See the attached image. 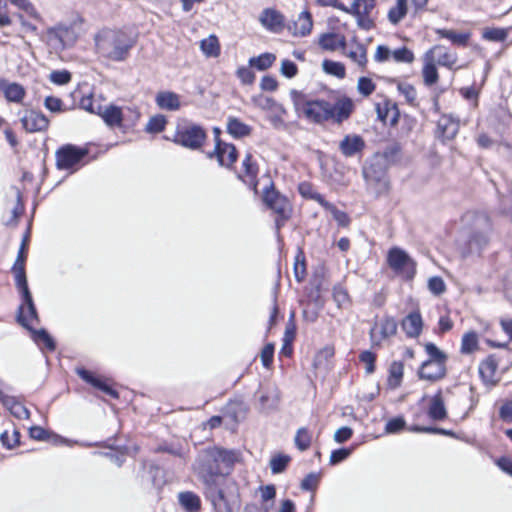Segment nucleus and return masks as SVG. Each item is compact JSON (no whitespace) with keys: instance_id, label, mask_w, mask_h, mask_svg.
<instances>
[{"instance_id":"28","label":"nucleus","mask_w":512,"mask_h":512,"mask_svg":"<svg viewBox=\"0 0 512 512\" xmlns=\"http://www.w3.org/2000/svg\"><path fill=\"white\" fill-rule=\"evenodd\" d=\"M438 130L445 140L453 139L459 130V123L451 116L443 115L438 120Z\"/></svg>"},{"instance_id":"21","label":"nucleus","mask_w":512,"mask_h":512,"mask_svg":"<svg viewBox=\"0 0 512 512\" xmlns=\"http://www.w3.org/2000/svg\"><path fill=\"white\" fill-rule=\"evenodd\" d=\"M280 402V392L275 386H268L261 390L259 397L260 409L268 412L278 407Z\"/></svg>"},{"instance_id":"33","label":"nucleus","mask_w":512,"mask_h":512,"mask_svg":"<svg viewBox=\"0 0 512 512\" xmlns=\"http://www.w3.org/2000/svg\"><path fill=\"white\" fill-rule=\"evenodd\" d=\"M423 61H424V65H423V69H422L423 80L427 86H431L438 81L439 76H438L437 68L435 66V62L432 61V58H430V56L424 55Z\"/></svg>"},{"instance_id":"15","label":"nucleus","mask_w":512,"mask_h":512,"mask_svg":"<svg viewBox=\"0 0 512 512\" xmlns=\"http://www.w3.org/2000/svg\"><path fill=\"white\" fill-rule=\"evenodd\" d=\"M21 123L27 132L33 133L46 130L49 125V120L44 114L30 110L26 111L21 118Z\"/></svg>"},{"instance_id":"20","label":"nucleus","mask_w":512,"mask_h":512,"mask_svg":"<svg viewBox=\"0 0 512 512\" xmlns=\"http://www.w3.org/2000/svg\"><path fill=\"white\" fill-rule=\"evenodd\" d=\"M405 334L410 338L418 337L423 328V320L419 311L409 313L401 322Z\"/></svg>"},{"instance_id":"11","label":"nucleus","mask_w":512,"mask_h":512,"mask_svg":"<svg viewBox=\"0 0 512 512\" xmlns=\"http://www.w3.org/2000/svg\"><path fill=\"white\" fill-rule=\"evenodd\" d=\"M374 6V0H355L353 2V15L356 17L357 24L361 29L370 30L374 27V21L370 16Z\"/></svg>"},{"instance_id":"10","label":"nucleus","mask_w":512,"mask_h":512,"mask_svg":"<svg viewBox=\"0 0 512 512\" xmlns=\"http://www.w3.org/2000/svg\"><path fill=\"white\" fill-rule=\"evenodd\" d=\"M237 150L234 145L217 140L213 151L206 156L209 159L216 158L220 166L230 168L237 160Z\"/></svg>"},{"instance_id":"57","label":"nucleus","mask_w":512,"mask_h":512,"mask_svg":"<svg viewBox=\"0 0 512 512\" xmlns=\"http://www.w3.org/2000/svg\"><path fill=\"white\" fill-rule=\"evenodd\" d=\"M20 433L18 430L14 429L12 433L9 431H4L0 434V441L3 446L8 449H12L19 443Z\"/></svg>"},{"instance_id":"64","label":"nucleus","mask_w":512,"mask_h":512,"mask_svg":"<svg viewBox=\"0 0 512 512\" xmlns=\"http://www.w3.org/2000/svg\"><path fill=\"white\" fill-rule=\"evenodd\" d=\"M321 475L319 473H310L308 474L301 482V489L306 491H314L316 490Z\"/></svg>"},{"instance_id":"36","label":"nucleus","mask_w":512,"mask_h":512,"mask_svg":"<svg viewBox=\"0 0 512 512\" xmlns=\"http://www.w3.org/2000/svg\"><path fill=\"white\" fill-rule=\"evenodd\" d=\"M242 168L243 173L239 174V178L253 182L258 174V166L250 153H247L244 157L242 161Z\"/></svg>"},{"instance_id":"5","label":"nucleus","mask_w":512,"mask_h":512,"mask_svg":"<svg viewBox=\"0 0 512 512\" xmlns=\"http://www.w3.org/2000/svg\"><path fill=\"white\" fill-rule=\"evenodd\" d=\"M387 261L390 268L405 279H412L416 273V263L402 249L391 248L388 252Z\"/></svg>"},{"instance_id":"29","label":"nucleus","mask_w":512,"mask_h":512,"mask_svg":"<svg viewBox=\"0 0 512 512\" xmlns=\"http://www.w3.org/2000/svg\"><path fill=\"white\" fill-rule=\"evenodd\" d=\"M178 501L180 506L186 512H198L201 509L200 497L191 491L180 492L178 494Z\"/></svg>"},{"instance_id":"60","label":"nucleus","mask_w":512,"mask_h":512,"mask_svg":"<svg viewBox=\"0 0 512 512\" xmlns=\"http://www.w3.org/2000/svg\"><path fill=\"white\" fill-rule=\"evenodd\" d=\"M375 84L370 78L360 77L357 82V90L358 92L367 97L371 95L375 91Z\"/></svg>"},{"instance_id":"47","label":"nucleus","mask_w":512,"mask_h":512,"mask_svg":"<svg viewBox=\"0 0 512 512\" xmlns=\"http://www.w3.org/2000/svg\"><path fill=\"white\" fill-rule=\"evenodd\" d=\"M254 102L258 107L263 110L276 111L280 113H286V110L282 105L278 104L273 98L267 96H259L254 98Z\"/></svg>"},{"instance_id":"30","label":"nucleus","mask_w":512,"mask_h":512,"mask_svg":"<svg viewBox=\"0 0 512 512\" xmlns=\"http://www.w3.org/2000/svg\"><path fill=\"white\" fill-rule=\"evenodd\" d=\"M498 363L492 356L486 358L479 366V373L482 379L487 383H494L496 381V372Z\"/></svg>"},{"instance_id":"8","label":"nucleus","mask_w":512,"mask_h":512,"mask_svg":"<svg viewBox=\"0 0 512 512\" xmlns=\"http://www.w3.org/2000/svg\"><path fill=\"white\" fill-rule=\"evenodd\" d=\"M88 153L85 148L68 144L56 152V164L59 169H70L79 163Z\"/></svg>"},{"instance_id":"17","label":"nucleus","mask_w":512,"mask_h":512,"mask_svg":"<svg viewBox=\"0 0 512 512\" xmlns=\"http://www.w3.org/2000/svg\"><path fill=\"white\" fill-rule=\"evenodd\" d=\"M418 374L421 379L437 381L445 376L446 365L442 364L441 361L435 362L426 360L421 365Z\"/></svg>"},{"instance_id":"50","label":"nucleus","mask_w":512,"mask_h":512,"mask_svg":"<svg viewBox=\"0 0 512 512\" xmlns=\"http://www.w3.org/2000/svg\"><path fill=\"white\" fill-rule=\"evenodd\" d=\"M325 210L330 212L334 218V220L340 225V226H347L349 224V216L344 212L336 208L335 205L332 203L326 201L323 206Z\"/></svg>"},{"instance_id":"16","label":"nucleus","mask_w":512,"mask_h":512,"mask_svg":"<svg viewBox=\"0 0 512 512\" xmlns=\"http://www.w3.org/2000/svg\"><path fill=\"white\" fill-rule=\"evenodd\" d=\"M425 56H430L433 62L448 68H451L457 61V54L442 45H435L425 53Z\"/></svg>"},{"instance_id":"12","label":"nucleus","mask_w":512,"mask_h":512,"mask_svg":"<svg viewBox=\"0 0 512 512\" xmlns=\"http://www.w3.org/2000/svg\"><path fill=\"white\" fill-rule=\"evenodd\" d=\"M10 390L3 381L0 380V402L10 411V413L18 419H28L30 417L29 410L16 397L8 395L5 391Z\"/></svg>"},{"instance_id":"18","label":"nucleus","mask_w":512,"mask_h":512,"mask_svg":"<svg viewBox=\"0 0 512 512\" xmlns=\"http://www.w3.org/2000/svg\"><path fill=\"white\" fill-rule=\"evenodd\" d=\"M0 91L8 102L21 103L26 95L25 88L16 82L0 79Z\"/></svg>"},{"instance_id":"3","label":"nucleus","mask_w":512,"mask_h":512,"mask_svg":"<svg viewBox=\"0 0 512 512\" xmlns=\"http://www.w3.org/2000/svg\"><path fill=\"white\" fill-rule=\"evenodd\" d=\"M94 40L97 53L116 62L124 61L135 45V40L129 34L114 29H102Z\"/></svg>"},{"instance_id":"31","label":"nucleus","mask_w":512,"mask_h":512,"mask_svg":"<svg viewBox=\"0 0 512 512\" xmlns=\"http://www.w3.org/2000/svg\"><path fill=\"white\" fill-rule=\"evenodd\" d=\"M378 118L384 123L395 124L398 120V110L394 104L385 101L383 104L376 105Z\"/></svg>"},{"instance_id":"54","label":"nucleus","mask_w":512,"mask_h":512,"mask_svg":"<svg viewBox=\"0 0 512 512\" xmlns=\"http://www.w3.org/2000/svg\"><path fill=\"white\" fill-rule=\"evenodd\" d=\"M397 89L410 105H416L417 92L416 89L411 84L399 83Z\"/></svg>"},{"instance_id":"32","label":"nucleus","mask_w":512,"mask_h":512,"mask_svg":"<svg viewBox=\"0 0 512 512\" xmlns=\"http://www.w3.org/2000/svg\"><path fill=\"white\" fill-rule=\"evenodd\" d=\"M364 177L369 182H376L377 188L376 192L377 194H383L386 193L389 190V181L384 173H381L380 175H375V172L373 170V167L365 168L364 169Z\"/></svg>"},{"instance_id":"13","label":"nucleus","mask_w":512,"mask_h":512,"mask_svg":"<svg viewBox=\"0 0 512 512\" xmlns=\"http://www.w3.org/2000/svg\"><path fill=\"white\" fill-rule=\"evenodd\" d=\"M461 222L466 229L481 235L490 227L488 216L482 212L468 211L462 216Z\"/></svg>"},{"instance_id":"59","label":"nucleus","mask_w":512,"mask_h":512,"mask_svg":"<svg viewBox=\"0 0 512 512\" xmlns=\"http://www.w3.org/2000/svg\"><path fill=\"white\" fill-rule=\"evenodd\" d=\"M426 353L429 356V361H441L442 364H446V355L433 343L425 344Z\"/></svg>"},{"instance_id":"9","label":"nucleus","mask_w":512,"mask_h":512,"mask_svg":"<svg viewBox=\"0 0 512 512\" xmlns=\"http://www.w3.org/2000/svg\"><path fill=\"white\" fill-rule=\"evenodd\" d=\"M397 332V323L393 317L385 316L376 320L370 329V339L374 346H379L385 339L394 336Z\"/></svg>"},{"instance_id":"61","label":"nucleus","mask_w":512,"mask_h":512,"mask_svg":"<svg viewBox=\"0 0 512 512\" xmlns=\"http://www.w3.org/2000/svg\"><path fill=\"white\" fill-rule=\"evenodd\" d=\"M49 80L56 85H65L71 81V73L67 70H55L50 73Z\"/></svg>"},{"instance_id":"44","label":"nucleus","mask_w":512,"mask_h":512,"mask_svg":"<svg viewBox=\"0 0 512 512\" xmlns=\"http://www.w3.org/2000/svg\"><path fill=\"white\" fill-rule=\"evenodd\" d=\"M53 33L55 37L62 43L63 46H70L76 40V35L73 29L66 26H57Z\"/></svg>"},{"instance_id":"6","label":"nucleus","mask_w":512,"mask_h":512,"mask_svg":"<svg viewBox=\"0 0 512 512\" xmlns=\"http://www.w3.org/2000/svg\"><path fill=\"white\" fill-rule=\"evenodd\" d=\"M263 202L278 215L276 225L279 228L289 218L291 212L290 202L285 196L277 192L273 186L264 190Z\"/></svg>"},{"instance_id":"42","label":"nucleus","mask_w":512,"mask_h":512,"mask_svg":"<svg viewBox=\"0 0 512 512\" xmlns=\"http://www.w3.org/2000/svg\"><path fill=\"white\" fill-rule=\"evenodd\" d=\"M228 132L234 137H243L250 133V127L237 118H229L227 123Z\"/></svg>"},{"instance_id":"49","label":"nucleus","mask_w":512,"mask_h":512,"mask_svg":"<svg viewBox=\"0 0 512 512\" xmlns=\"http://www.w3.org/2000/svg\"><path fill=\"white\" fill-rule=\"evenodd\" d=\"M478 347V336L475 332L470 331L463 335L461 343V352L469 354Z\"/></svg>"},{"instance_id":"14","label":"nucleus","mask_w":512,"mask_h":512,"mask_svg":"<svg viewBox=\"0 0 512 512\" xmlns=\"http://www.w3.org/2000/svg\"><path fill=\"white\" fill-rule=\"evenodd\" d=\"M259 22L266 30L273 33H279L285 26L284 16L273 8L264 9L259 16Z\"/></svg>"},{"instance_id":"26","label":"nucleus","mask_w":512,"mask_h":512,"mask_svg":"<svg viewBox=\"0 0 512 512\" xmlns=\"http://www.w3.org/2000/svg\"><path fill=\"white\" fill-rule=\"evenodd\" d=\"M319 45L324 50L335 51L339 48H346V38L338 33H325L319 38Z\"/></svg>"},{"instance_id":"52","label":"nucleus","mask_w":512,"mask_h":512,"mask_svg":"<svg viewBox=\"0 0 512 512\" xmlns=\"http://www.w3.org/2000/svg\"><path fill=\"white\" fill-rule=\"evenodd\" d=\"M508 32L502 28H485L482 32V37L485 40L493 42H502L506 40Z\"/></svg>"},{"instance_id":"39","label":"nucleus","mask_w":512,"mask_h":512,"mask_svg":"<svg viewBox=\"0 0 512 512\" xmlns=\"http://www.w3.org/2000/svg\"><path fill=\"white\" fill-rule=\"evenodd\" d=\"M275 60L276 56L273 53H263L257 57L250 58L249 64L260 71H264L271 67Z\"/></svg>"},{"instance_id":"19","label":"nucleus","mask_w":512,"mask_h":512,"mask_svg":"<svg viewBox=\"0 0 512 512\" xmlns=\"http://www.w3.org/2000/svg\"><path fill=\"white\" fill-rule=\"evenodd\" d=\"M365 147L363 138L359 135H346L339 144L341 153L346 157H352L362 152Z\"/></svg>"},{"instance_id":"45","label":"nucleus","mask_w":512,"mask_h":512,"mask_svg":"<svg viewBox=\"0 0 512 512\" xmlns=\"http://www.w3.org/2000/svg\"><path fill=\"white\" fill-rule=\"evenodd\" d=\"M33 332L34 341L43 348H46L49 351H53L55 349V342L52 337L47 333L46 330H31Z\"/></svg>"},{"instance_id":"56","label":"nucleus","mask_w":512,"mask_h":512,"mask_svg":"<svg viewBox=\"0 0 512 512\" xmlns=\"http://www.w3.org/2000/svg\"><path fill=\"white\" fill-rule=\"evenodd\" d=\"M391 57L397 63H412L414 60L413 52L406 47L395 49L392 51Z\"/></svg>"},{"instance_id":"51","label":"nucleus","mask_w":512,"mask_h":512,"mask_svg":"<svg viewBox=\"0 0 512 512\" xmlns=\"http://www.w3.org/2000/svg\"><path fill=\"white\" fill-rule=\"evenodd\" d=\"M298 190H299V193L303 197L315 200L321 206H323V204L326 202L324 197L321 194H319L318 192H315L313 190L312 185L310 183H308V182L300 183L299 187H298Z\"/></svg>"},{"instance_id":"7","label":"nucleus","mask_w":512,"mask_h":512,"mask_svg":"<svg viewBox=\"0 0 512 512\" xmlns=\"http://www.w3.org/2000/svg\"><path fill=\"white\" fill-rule=\"evenodd\" d=\"M22 296V304L18 311V322L28 330H32L34 324L39 322L38 314L28 287L19 290Z\"/></svg>"},{"instance_id":"41","label":"nucleus","mask_w":512,"mask_h":512,"mask_svg":"<svg viewBox=\"0 0 512 512\" xmlns=\"http://www.w3.org/2000/svg\"><path fill=\"white\" fill-rule=\"evenodd\" d=\"M437 34L440 35L442 38L450 40L453 44L458 46H465L469 40V34L458 33L453 30L438 29Z\"/></svg>"},{"instance_id":"1","label":"nucleus","mask_w":512,"mask_h":512,"mask_svg":"<svg viewBox=\"0 0 512 512\" xmlns=\"http://www.w3.org/2000/svg\"><path fill=\"white\" fill-rule=\"evenodd\" d=\"M241 453L233 449L210 446L199 451L192 469L204 485V493L218 512H233L237 491L235 482L227 479Z\"/></svg>"},{"instance_id":"25","label":"nucleus","mask_w":512,"mask_h":512,"mask_svg":"<svg viewBox=\"0 0 512 512\" xmlns=\"http://www.w3.org/2000/svg\"><path fill=\"white\" fill-rule=\"evenodd\" d=\"M97 114L100 115L104 122L110 127L120 126L122 123V112L117 106L110 105L102 107L101 105H97Z\"/></svg>"},{"instance_id":"55","label":"nucleus","mask_w":512,"mask_h":512,"mask_svg":"<svg viewBox=\"0 0 512 512\" xmlns=\"http://www.w3.org/2000/svg\"><path fill=\"white\" fill-rule=\"evenodd\" d=\"M333 299L339 308H346L350 304L348 292L340 285L333 288Z\"/></svg>"},{"instance_id":"48","label":"nucleus","mask_w":512,"mask_h":512,"mask_svg":"<svg viewBox=\"0 0 512 512\" xmlns=\"http://www.w3.org/2000/svg\"><path fill=\"white\" fill-rule=\"evenodd\" d=\"M291 461V457L286 454H277L274 455L270 460V468L273 474L282 473L289 462Z\"/></svg>"},{"instance_id":"63","label":"nucleus","mask_w":512,"mask_h":512,"mask_svg":"<svg viewBox=\"0 0 512 512\" xmlns=\"http://www.w3.org/2000/svg\"><path fill=\"white\" fill-rule=\"evenodd\" d=\"M428 288L431 293L434 295H441L446 290V285L444 283V280L439 276L431 277L428 280Z\"/></svg>"},{"instance_id":"37","label":"nucleus","mask_w":512,"mask_h":512,"mask_svg":"<svg viewBox=\"0 0 512 512\" xmlns=\"http://www.w3.org/2000/svg\"><path fill=\"white\" fill-rule=\"evenodd\" d=\"M29 435L32 439L52 442L54 444L62 443L63 440L57 435L51 434L40 426H32L29 429Z\"/></svg>"},{"instance_id":"40","label":"nucleus","mask_w":512,"mask_h":512,"mask_svg":"<svg viewBox=\"0 0 512 512\" xmlns=\"http://www.w3.org/2000/svg\"><path fill=\"white\" fill-rule=\"evenodd\" d=\"M13 274L15 276V283L18 290L24 289V287H28L27 279L25 275V260L24 259H16L13 267Z\"/></svg>"},{"instance_id":"4","label":"nucleus","mask_w":512,"mask_h":512,"mask_svg":"<svg viewBox=\"0 0 512 512\" xmlns=\"http://www.w3.org/2000/svg\"><path fill=\"white\" fill-rule=\"evenodd\" d=\"M206 140L205 130L197 124L178 127L173 142L191 150H198Z\"/></svg>"},{"instance_id":"24","label":"nucleus","mask_w":512,"mask_h":512,"mask_svg":"<svg viewBox=\"0 0 512 512\" xmlns=\"http://www.w3.org/2000/svg\"><path fill=\"white\" fill-rule=\"evenodd\" d=\"M427 413L434 421H442L446 419L447 411L441 391H438L431 397Z\"/></svg>"},{"instance_id":"53","label":"nucleus","mask_w":512,"mask_h":512,"mask_svg":"<svg viewBox=\"0 0 512 512\" xmlns=\"http://www.w3.org/2000/svg\"><path fill=\"white\" fill-rule=\"evenodd\" d=\"M322 66L324 71L330 75L336 76L338 78L345 77V66L340 62L325 60L323 61Z\"/></svg>"},{"instance_id":"23","label":"nucleus","mask_w":512,"mask_h":512,"mask_svg":"<svg viewBox=\"0 0 512 512\" xmlns=\"http://www.w3.org/2000/svg\"><path fill=\"white\" fill-rule=\"evenodd\" d=\"M155 102L162 110L176 111L180 108V97L172 91H160L156 94Z\"/></svg>"},{"instance_id":"22","label":"nucleus","mask_w":512,"mask_h":512,"mask_svg":"<svg viewBox=\"0 0 512 512\" xmlns=\"http://www.w3.org/2000/svg\"><path fill=\"white\" fill-rule=\"evenodd\" d=\"M313 27L311 14L308 11H303L299 14L297 20L288 25V30L294 36L304 37L310 34Z\"/></svg>"},{"instance_id":"34","label":"nucleus","mask_w":512,"mask_h":512,"mask_svg":"<svg viewBox=\"0 0 512 512\" xmlns=\"http://www.w3.org/2000/svg\"><path fill=\"white\" fill-rule=\"evenodd\" d=\"M404 366L400 361H393L389 367V375L387 379L388 386L396 389L400 386L403 378Z\"/></svg>"},{"instance_id":"46","label":"nucleus","mask_w":512,"mask_h":512,"mask_svg":"<svg viewBox=\"0 0 512 512\" xmlns=\"http://www.w3.org/2000/svg\"><path fill=\"white\" fill-rule=\"evenodd\" d=\"M312 442V435L305 427L299 428L296 432L294 443L300 451L307 450Z\"/></svg>"},{"instance_id":"38","label":"nucleus","mask_w":512,"mask_h":512,"mask_svg":"<svg viewBox=\"0 0 512 512\" xmlns=\"http://www.w3.org/2000/svg\"><path fill=\"white\" fill-rule=\"evenodd\" d=\"M200 48L207 57H217L220 54V45L217 37L214 35L203 39L200 42Z\"/></svg>"},{"instance_id":"2","label":"nucleus","mask_w":512,"mask_h":512,"mask_svg":"<svg viewBox=\"0 0 512 512\" xmlns=\"http://www.w3.org/2000/svg\"><path fill=\"white\" fill-rule=\"evenodd\" d=\"M290 95L297 113L316 124L325 122L341 124L351 116L355 107L350 97L340 93L330 100H309L304 93L296 90H292Z\"/></svg>"},{"instance_id":"35","label":"nucleus","mask_w":512,"mask_h":512,"mask_svg":"<svg viewBox=\"0 0 512 512\" xmlns=\"http://www.w3.org/2000/svg\"><path fill=\"white\" fill-rule=\"evenodd\" d=\"M345 55L359 67L364 68L366 66L367 51L364 45L356 43L348 51L345 52Z\"/></svg>"},{"instance_id":"58","label":"nucleus","mask_w":512,"mask_h":512,"mask_svg":"<svg viewBox=\"0 0 512 512\" xmlns=\"http://www.w3.org/2000/svg\"><path fill=\"white\" fill-rule=\"evenodd\" d=\"M166 122V118L163 115L151 117L146 125V131L149 133L161 132L165 128Z\"/></svg>"},{"instance_id":"27","label":"nucleus","mask_w":512,"mask_h":512,"mask_svg":"<svg viewBox=\"0 0 512 512\" xmlns=\"http://www.w3.org/2000/svg\"><path fill=\"white\" fill-rule=\"evenodd\" d=\"M77 374L86 382L90 383L91 385H93L94 387L100 389L101 391H103L104 393H106L107 395L113 397V398H117L118 397V393L116 390H114L112 387H110L108 384H106L105 382H103L101 379L95 377L92 375V373H90L89 371H87L86 369L84 368H80V369H77Z\"/></svg>"},{"instance_id":"62","label":"nucleus","mask_w":512,"mask_h":512,"mask_svg":"<svg viewBox=\"0 0 512 512\" xmlns=\"http://www.w3.org/2000/svg\"><path fill=\"white\" fill-rule=\"evenodd\" d=\"M406 422L403 417L398 416L391 418L385 425V432L388 434H395L405 428Z\"/></svg>"},{"instance_id":"43","label":"nucleus","mask_w":512,"mask_h":512,"mask_svg":"<svg viewBox=\"0 0 512 512\" xmlns=\"http://www.w3.org/2000/svg\"><path fill=\"white\" fill-rule=\"evenodd\" d=\"M407 13V0H397L396 5L388 12V19L392 24H398Z\"/></svg>"}]
</instances>
